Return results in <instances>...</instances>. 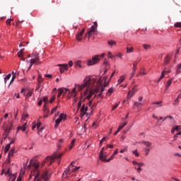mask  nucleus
<instances>
[{
	"label": "nucleus",
	"mask_w": 181,
	"mask_h": 181,
	"mask_svg": "<svg viewBox=\"0 0 181 181\" xmlns=\"http://www.w3.org/2000/svg\"><path fill=\"white\" fill-rule=\"evenodd\" d=\"M97 78L93 76H87L83 81L82 84H75L74 88L71 92V95L74 98H77V93L86 89L83 93V100H90L93 95H95L98 91H100V87H96L95 89H91L90 87H93V84H95Z\"/></svg>",
	"instance_id": "obj_1"
},
{
	"label": "nucleus",
	"mask_w": 181,
	"mask_h": 181,
	"mask_svg": "<svg viewBox=\"0 0 181 181\" xmlns=\"http://www.w3.org/2000/svg\"><path fill=\"white\" fill-rule=\"evenodd\" d=\"M34 168V171L37 172L34 176V181H47L49 180V174L47 173H44L42 174V175L40 176V173H39V168H40V164H39V162L37 161H33V160H30L29 165L28 166V168ZM39 176H40V177L39 178Z\"/></svg>",
	"instance_id": "obj_2"
},
{
	"label": "nucleus",
	"mask_w": 181,
	"mask_h": 181,
	"mask_svg": "<svg viewBox=\"0 0 181 181\" xmlns=\"http://www.w3.org/2000/svg\"><path fill=\"white\" fill-rule=\"evenodd\" d=\"M78 169H80V167H75L73 165V163H71L62 174V179H67V180H70V177H71V176H74V175L71 174V172H77Z\"/></svg>",
	"instance_id": "obj_3"
},
{
	"label": "nucleus",
	"mask_w": 181,
	"mask_h": 181,
	"mask_svg": "<svg viewBox=\"0 0 181 181\" xmlns=\"http://www.w3.org/2000/svg\"><path fill=\"white\" fill-rule=\"evenodd\" d=\"M97 28H98V23H97V22L95 21L93 23V25H92L90 30H88L87 33L85 34L83 39H87L88 37V40H90V39H91V37L94 36L95 34L96 33Z\"/></svg>",
	"instance_id": "obj_4"
},
{
	"label": "nucleus",
	"mask_w": 181,
	"mask_h": 181,
	"mask_svg": "<svg viewBox=\"0 0 181 181\" xmlns=\"http://www.w3.org/2000/svg\"><path fill=\"white\" fill-rule=\"evenodd\" d=\"M32 56H33V58L30 60V64L28 68L27 71H29V70L32 69V66H33V64H35V66H39V64H42V62H40V61L38 53L34 52L33 53Z\"/></svg>",
	"instance_id": "obj_5"
},
{
	"label": "nucleus",
	"mask_w": 181,
	"mask_h": 181,
	"mask_svg": "<svg viewBox=\"0 0 181 181\" xmlns=\"http://www.w3.org/2000/svg\"><path fill=\"white\" fill-rule=\"evenodd\" d=\"M62 156H63V153H55L52 156L47 157L45 159L44 162L45 163H47V162H49V165H52L54 159H60Z\"/></svg>",
	"instance_id": "obj_6"
},
{
	"label": "nucleus",
	"mask_w": 181,
	"mask_h": 181,
	"mask_svg": "<svg viewBox=\"0 0 181 181\" xmlns=\"http://www.w3.org/2000/svg\"><path fill=\"white\" fill-rule=\"evenodd\" d=\"M91 104H93V100H90L86 106V105H83L82 107L81 108V115H82V117H84L85 114H88L87 113V111L88 110V107H91Z\"/></svg>",
	"instance_id": "obj_7"
},
{
	"label": "nucleus",
	"mask_w": 181,
	"mask_h": 181,
	"mask_svg": "<svg viewBox=\"0 0 181 181\" xmlns=\"http://www.w3.org/2000/svg\"><path fill=\"white\" fill-rule=\"evenodd\" d=\"M100 55H95L92 57V59H89L88 61V66H94V64H97L100 62Z\"/></svg>",
	"instance_id": "obj_8"
},
{
	"label": "nucleus",
	"mask_w": 181,
	"mask_h": 181,
	"mask_svg": "<svg viewBox=\"0 0 181 181\" xmlns=\"http://www.w3.org/2000/svg\"><path fill=\"white\" fill-rule=\"evenodd\" d=\"M66 115H64V113H61L59 115V118L55 120V128H57V127H59L60 122H62V121H66Z\"/></svg>",
	"instance_id": "obj_9"
},
{
	"label": "nucleus",
	"mask_w": 181,
	"mask_h": 181,
	"mask_svg": "<svg viewBox=\"0 0 181 181\" xmlns=\"http://www.w3.org/2000/svg\"><path fill=\"white\" fill-rule=\"evenodd\" d=\"M136 91H138V86L135 85L132 90H129L127 95V97H129V98H132V97H134V95H135V93H136Z\"/></svg>",
	"instance_id": "obj_10"
},
{
	"label": "nucleus",
	"mask_w": 181,
	"mask_h": 181,
	"mask_svg": "<svg viewBox=\"0 0 181 181\" xmlns=\"http://www.w3.org/2000/svg\"><path fill=\"white\" fill-rule=\"evenodd\" d=\"M59 68V71L61 74L64 73V71H67L69 70V65L67 64H58Z\"/></svg>",
	"instance_id": "obj_11"
},
{
	"label": "nucleus",
	"mask_w": 181,
	"mask_h": 181,
	"mask_svg": "<svg viewBox=\"0 0 181 181\" xmlns=\"http://www.w3.org/2000/svg\"><path fill=\"white\" fill-rule=\"evenodd\" d=\"M6 176H8L10 179H14V181L16 180V174H13L11 172V168H8L7 171L5 173Z\"/></svg>",
	"instance_id": "obj_12"
},
{
	"label": "nucleus",
	"mask_w": 181,
	"mask_h": 181,
	"mask_svg": "<svg viewBox=\"0 0 181 181\" xmlns=\"http://www.w3.org/2000/svg\"><path fill=\"white\" fill-rule=\"evenodd\" d=\"M16 152V151H15V147H12L8 154V158H7L8 163H11V158H12V156L15 155Z\"/></svg>",
	"instance_id": "obj_13"
},
{
	"label": "nucleus",
	"mask_w": 181,
	"mask_h": 181,
	"mask_svg": "<svg viewBox=\"0 0 181 181\" xmlns=\"http://www.w3.org/2000/svg\"><path fill=\"white\" fill-rule=\"evenodd\" d=\"M86 32V28H83L81 32L76 36V40L78 42H81L83 40V35H84V33Z\"/></svg>",
	"instance_id": "obj_14"
},
{
	"label": "nucleus",
	"mask_w": 181,
	"mask_h": 181,
	"mask_svg": "<svg viewBox=\"0 0 181 181\" xmlns=\"http://www.w3.org/2000/svg\"><path fill=\"white\" fill-rule=\"evenodd\" d=\"M26 128H28V122L24 123L22 126H18L17 127V131H23V132H25Z\"/></svg>",
	"instance_id": "obj_15"
},
{
	"label": "nucleus",
	"mask_w": 181,
	"mask_h": 181,
	"mask_svg": "<svg viewBox=\"0 0 181 181\" xmlns=\"http://www.w3.org/2000/svg\"><path fill=\"white\" fill-rule=\"evenodd\" d=\"M43 81H44V79L42 77V75L40 74H38V78H37L38 87L36 88V90H39V88H40V84H42Z\"/></svg>",
	"instance_id": "obj_16"
},
{
	"label": "nucleus",
	"mask_w": 181,
	"mask_h": 181,
	"mask_svg": "<svg viewBox=\"0 0 181 181\" xmlns=\"http://www.w3.org/2000/svg\"><path fill=\"white\" fill-rule=\"evenodd\" d=\"M23 50H25V49H20V51L17 53V54L18 57L21 59V60H23V62H25V58H23Z\"/></svg>",
	"instance_id": "obj_17"
},
{
	"label": "nucleus",
	"mask_w": 181,
	"mask_h": 181,
	"mask_svg": "<svg viewBox=\"0 0 181 181\" xmlns=\"http://www.w3.org/2000/svg\"><path fill=\"white\" fill-rule=\"evenodd\" d=\"M170 62V55H167L164 59V64L168 65L169 64V62Z\"/></svg>",
	"instance_id": "obj_18"
},
{
	"label": "nucleus",
	"mask_w": 181,
	"mask_h": 181,
	"mask_svg": "<svg viewBox=\"0 0 181 181\" xmlns=\"http://www.w3.org/2000/svg\"><path fill=\"white\" fill-rule=\"evenodd\" d=\"M3 128H4V131L9 132V131H11V129H12V126L10 124L9 127H6V124H4Z\"/></svg>",
	"instance_id": "obj_19"
},
{
	"label": "nucleus",
	"mask_w": 181,
	"mask_h": 181,
	"mask_svg": "<svg viewBox=\"0 0 181 181\" xmlns=\"http://www.w3.org/2000/svg\"><path fill=\"white\" fill-rule=\"evenodd\" d=\"M141 144L145 145V146H147V148H151V146H152V143L149 141H143Z\"/></svg>",
	"instance_id": "obj_20"
},
{
	"label": "nucleus",
	"mask_w": 181,
	"mask_h": 181,
	"mask_svg": "<svg viewBox=\"0 0 181 181\" xmlns=\"http://www.w3.org/2000/svg\"><path fill=\"white\" fill-rule=\"evenodd\" d=\"M99 158L100 160H105V156H104V152L103 151H100L99 153Z\"/></svg>",
	"instance_id": "obj_21"
},
{
	"label": "nucleus",
	"mask_w": 181,
	"mask_h": 181,
	"mask_svg": "<svg viewBox=\"0 0 181 181\" xmlns=\"http://www.w3.org/2000/svg\"><path fill=\"white\" fill-rule=\"evenodd\" d=\"M74 145H76V139H73L71 144L69 145V148L71 151V149H73Z\"/></svg>",
	"instance_id": "obj_22"
},
{
	"label": "nucleus",
	"mask_w": 181,
	"mask_h": 181,
	"mask_svg": "<svg viewBox=\"0 0 181 181\" xmlns=\"http://www.w3.org/2000/svg\"><path fill=\"white\" fill-rule=\"evenodd\" d=\"M127 124H128V122L124 121L122 124H120V125L119 126V127H118V131H121V129H122V128H124L125 126H126Z\"/></svg>",
	"instance_id": "obj_23"
},
{
	"label": "nucleus",
	"mask_w": 181,
	"mask_h": 181,
	"mask_svg": "<svg viewBox=\"0 0 181 181\" xmlns=\"http://www.w3.org/2000/svg\"><path fill=\"white\" fill-rule=\"evenodd\" d=\"M11 77H12V74H8L6 77H4V83L6 84L7 81H9L11 79Z\"/></svg>",
	"instance_id": "obj_24"
},
{
	"label": "nucleus",
	"mask_w": 181,
	"mask_h": 181,
	"mask_svg": "<svg viewBox=\"0 0 181 181\" xmlns=\"http://www.w3.org/2000/svg\"><path fill=\"white\" fill-rule=\"evenodd\" d=\"M26 118H29V115L28 114V112H24L21 117V121H25Z\"/></svg>",
	"instance_id": "obj_25"
},
{
	"label": "nucleus",
	"mask_w": 181,
	"mask_h": 181,
	"mask_svg": "<svg viewBox=\"0 0 181 181\" xmlns=\"http://www.w3.org/2000/svg\"><path fill=\"white\" fill-rule=\"evenodd\" d=\"M105 87H107V84L105 83V86H101L100 88V93L98 94V97H101V95L103 94V93H104V90H105Z\"/></svg>",
	"instance_id": "obj_26"
},
{
	"label": "nucleus",
	"mask_w": 181,
	"mask_h": 181,
	"mask_svg": "<svg viewBox=\"0 0 181 181\" xmlns=\"http://www.w3.org/2000/svg\"><path fill=\"white\" fill-rule=\"evenodd\" d=\"M42 101L45 103L44 107H46V105H47V104H49V100L47 99V96H45L42 98Z\"/></svg>",
	"instance_id": "obj_27"
},
{
	"label": "nucleus",
	"mask_w": 181,
	"mask_h": 181,
	"mask_svg": "<svg viewBox=\"0 0 181 181\" xmlns=\"http://www.w3.org/2000/svg\"><path fill=\"white\" fill-rule=\"evenodd\" d=\"M124 80H125V76L124 75L121 76L117 81L118 84H121V83H122Z\"/></svg>",
	"instance_id": "obj_28"
},
{
	"label": "nucleus",
	"mask_w": 181,
	"mask_h": 181,
	"mask_svg": "<svg viewBox=\"0 0 181 181\" xmlns=\"http://www.w3.org/2000/svg\"><path fill=\"white\" fill-rule=\"evenodd\" d=\"M107 44L109 45V46L112 47V46H115V45H117V42H115V41L111 40L107 41Z\"/></svg>",
	"instance_id": "obj_29"
},
{
	"label": "nucleus",
	"mask_w": 181,
	"mask_h": 181,
	"mask_svg": "<svg viewBox=\"0 0 181 181\" xmlns=\"http://www.w3.org/2000/svg\"><path fill=\"white\" fill-rule=\"evenodd\" d=\"M171 84H172V79H170L167 81V83L165 85L166 90H168L169 87H170Z\"/></svg>",
	"instance_id": "obj_30"
},
{
	"label": "nucleus",
	"mask_w": 181,
	"mask_h": 181,
	"mask_svg": "<svg viewBox=\"0 0 181 181\" xmlns=\"http://www.w3.org/2000/svg\"><path fill=\"white\" fill-rule=\"evenodd\" d=\"M165 73H166V69H165V70L162 71L161 75L158 78V81H160V80H162L163 77H165Z\"/></svg>",
	"instance_id": "obj_31"
},
{
	"label": "nucleus",
	"mask_w": 181,
	"mask_h": 181,
	"mask_svg": "<svg viewBox=\"0 0 181 181\" xmlns=\"http://www.w3.org/2000/svg\"><path fill=\"white\" fill-rule=\"evenodd\" d=\"M114 91H115V90L113 89V88H110L108 90H107V95H111V94H112V93H114Z\"/></svg>",
	"instance_id": "obj_32"
},
{
	"label": "nucleus",
	"mask_w": 181,
	"mask_h": 181,
	"mask_svg": "<svg viewBox=\"0 0 181 181\" xmlns=\"http://www.w3.org/2000/svg\"><path fill=\"white\" fill-rule=\"evenodd\" d=\"M179 98H181V94H179L177 98L175 100V103H173V105H176V104H179Z\"/></svg>",
	"instance_id": "obj_33"
},
{
	"label": "nucleus",
	"mask_w": 181,
	"mask_h": 181,
	"mask_svg": "<svg viewBox=\"0 0 181 181\" xmlns=\"http://www.w3.org/2000/svg\"><path fill=\"white\" fill-rule=\"evenodd\" d=\"M151 151V148H145L144 152H145V156H148L149 155V151Z\"/></svg>",
	"instance_id": "obj_34"
},
{
	"label": "nucleus",
	"mask_w": 181,
	"mask_h": 181,
	"mask_svg": "<svg viewBox=\"0 0 181 181\" xmlns=\"http://www.w3.org/2000/svg\"><path fill=\"white\" fill-rule=\"evenodd\" d=\"M32 94H33V90H30V91L25 95V98H29V97H32Z\"/></svg>",
	"instance_id": "obj_35"
},
{
	"label": "nucleus",
	"mask_w": 181,
	"mask_h": 181,
	"mask_svg": "<svg viewBox=\"0 0 181 181\" xmlns=\"http://www.w3.org/2000/svg\"><path fill=\"white\" fill-rule=\"evenodd\" d=\"M134 52V47H127V53H132Z\"/></svg>",
	"instance_id": "obj_36"
},
{
	"label": "nucleus",
	"mask_w": 181,
	"mask_h": 181,
	"mask_svg": "<svg viewBox=\"0 0 181 181\" xmlns=\"http://www.w3.org/2000/svg\"><path fill=\"white\" fill-rule=\"evenodd\" d=\"M134 107H136L138 108L139 107V105H144V103L139 102H134Z\"/></svg>",
	"instance_id": "obj_37"
},
{
	"label": "nucleus",
	"mask_w": 181,
	"mask_h": 181,
	"mask_svg": "<svg viewBox=\"0 0 181 181\" xmlns=\"http://www.w3.org/2000/svg\"><path fill=\"white\" fill-rule=\"evenodd\" d=\"M11 149V144H7L4 148V152H8Z\"/></svg>",
	"instance_id": "obj_38"
},
{
	"label": "nucleus",
	"mask_w": 181,
	"mask_h": 181,
	"mask_svg": "<svg viewBox=\"0 0 181 181\" xmlns=\"http://www.w3.org/2000/svg\"><path fill=\"white\" fill-rule=\"evenodd\" d=\"M64 141V140L63 139L59 140V143L57 144L58 148H62V144H63Z\"/></svg>",
	"instance_id": "obj_39"
},
{
	"label": "nucleus",
	"mask_w": 181,
	"mask_h": 181,
	"mask_svg": "<svg viewBox=\"0 0 181 181\" xmlns=\"http://www.w3.org/2000/svg\"><path fill=\"white\" fill-rule=\"evenodd\" d=\"M15 78H16V75H13L12 78L8 84V87H9V86H11V84H12V83H13V81H15Z\"/></svg>",
	"instance_id": "obj_40"
},
{
	"label": "nucleus",
	"mask_w": 181,
	"mask_h": 181,
	"mask_svg": "<svg viewBox=\"0 0 181 181\" xmlns=\"http://www.w3.org/2000/svg\"><path fill=\"white\" fill-rule=\"evenodd\" d=\"M76 66L79 67V69H81V61H77L76 62Z\"/></svg>",
	"instance_id": "obj_41"
},
{
	"label": "nucleus",
	"mask_w": 181,
	"mask_h": 181,
	"mask_svg": "<svg viewBox=\"0 0 181 181\" xmlns=\"http://www.w3.org/2000/svg\"><path fill=\"white\" fill-rule=\"evenodd\" d=\"M173 127L175 131H180V129H181L180 125H176L175 127Z\"/></svg>",
	"instance_id": "obj_42"
},
{
	"label": "nucleus",
	"mask_w": 181,
	"mask_h": 181,
	"mask_svg": "<svg viewBox=\"0 0 181 181\" xmlns=\"http://www.w3.org/2000/svg\"><path fill=\"white\" fill-rule=\"evenodd\" d=\"M52 4H57V5H60V4H62V0H52Z\"/></svg>",
	"instance_id": "obj_43"
},
{
	"label": "nucleus",
	"mask_w": 181,
	"mask_h": 181,
	"mask_svg": "<svg viewBox=\"0 0 181 181\" xmlns=\"http://www.w3.org/2000/svg\"><path fill=\"white\" fill-rule=\"evenodd\" d=\"M158 105V107H162V101L160 102H153V105Z\"/></svg>",
	"instance_id": "obj_44"
},
{
	"label": "nucleus",
	"mask_w": 181,
	"mask_h": 181,
	"mask_svg": "<svg viewBox=\"0 0 181 181\" xmlns=\"http://www.w3.org/2000/svg\"><path fill=\"white\" fill-rule=\"evenodd\" d=\"M143 47H144V49H145V50H148V49H149L151 47V45H149L148 44H144Z\"/></svg>",
	"instance_id": "obj_45"
},
{
	"label": "nucleus",
	"mask_w": 181,
	"mask_h": 181,
	"mask_svg": "<svg viewBox=\"0 0 181 181\" xmlns=\"http://www.w3.org/2000/svg\"><path fill=\"white\" fill-rule=\"evenodd\" d=\"M119 106V102L116 103L112 108V111H114V110H116V108H118V107Z\"/></svg>",
	"instance_id": "obj_46"
},
{
	"label": "nucleus",
	"mask_w": 181,
	"mask_h": 181,
	"mask_svg": "<svg viewBox=\"0 0 181 181\" xmlns=\"http://www.w3.org/2000/svg\"><path fill=\"white\" fill-rule=\"evenodd\" d=\"M13 21V19H12V18H8V19H7L6 21V25H11V23Z\"/></svg>",
	"instance_id": "obj_47"
},
{
	"label": "nucleus",
	"mask_w": 181,
	"mask_h": 181,
	"mask_svg": "<svg viewBox=\"0 0 181 181\" xmlns=\"http://www.w3.org/2000/svg\"><path fill=\"white\" fill-rule=\"evenodd\" d=\"M49 108H47V105H46V107L44 106V113L49 114Z\"/></svg>",
	"instance_id": "obj_48"
},
{
	"label": "nucleus",
	"mask_w": 181,
	"mask_h": 181,
	"mask_svg": "<svg viewBox=\"0 0 181 181\" xmlns=\"http://www.w3.org/2000/svg\"><path fill=\"white\" fill-rule=\"evenodd\" d=\"M133 155H135L136 158L139 156V153H138V150H135L132 152Z\"/></svg>",
	"instance_id": "obj_49"
},
{
	"label": "nucleus",
	"mask_w": 181,
	"mask_h": 181,
	"mask_svg": "<svg viewBox=\"0 0 181 181\" xmlns=\"http://www.w3.org/2000/svg\"><path fill=\"white\" fill-rule=\"evenodd\" d=\"M43 129H45V127H40L37 129V133L39 134V135H40V133L43 132Z\"/></svg>",
	"instance_id": "obj_50"
},
{
	"label": "nucleus",
	"mask_w": 181,
	"mask_h": 181,
	"mask_svg": "<svg viewBox=\"0 0 181 181\" xmlns=\"http://www.w3.org/2000/svg\"><path fill=\"white\" fill-rule=\"evenodd\" d=\"M174 26L175 28H181V23L180 22L175 23Z\"/></svg>",
	"instance_id": "obj_51"
},
{
	"label": "nucleus",
	"mask_w": 181,
	"mask_h": 181,
	"mask_svg": "<svg viewBox=\"0 0 181 181\" xmlns=\"http://www.w3.org/2000/svg\"><path fill=\"white\" fill-rule=\"evenodd\" d=\"M62 94H63V90L62 89H59V93L57 95V98H59V97L62 96Z\"/></svg>",
	"instance_id": "obj_52"
},
{
	"label": "nucleus",
	"mask_w": 181,
	"mask_h": 181,
	"mask_svg": "<svg viewBox=\"0 0 181 181\" xmlns=\"http://www.w3.org/2000/svg\"><path fill=\"white\" fill-rule=\"evenodd\" d=\"M140 74L142 76H146V73L145 72V69H141Z\"/></svg>",
	"instance_id": "obj_53"
},
{
	"label": "nucleus",
	"mask_w": 181,
	"mask_h": 181,
	"mask_svg": "<svg viewBox=\"0 0 181 181\" xmlns=\"http://www.w3.org/2000/svg\"><path fill=\"white\" fill-rule=\"evenodd\" d=\"M136 64H138L137 63H134L133 64V69H132V71H134V73H135V71H136Z\"/></svg>",
	"instance_id": "obj_54"
},
{
	"label": "nucleus",
	"mask_w": 181,
	"mask_h": 181,
	"mask_svg": "<svg viewBox=\"0 0 181 181\" xmlns=\"http://www.w3.org/2000/svg\"><path fill=\"white\" fill-rule=\"evenodd\" d=\"M57 111V106L54 107L52 110H51V115L54 114V112H56Z\"/></svg>",
	"instance_id": "obj_55"
},
{
	"label": "nucleus",
	"mask_w": 181,
	"mask_h": 181,
	"mask_svg": "<svg viewBox=\"0 0 181 181\" xmlns=\"http://www.w3.org/2000/svg\"><path fill=\"white\" fill-rule=\"evenodd\" d=\"M127 151H128V147H126L123 149L120 150V153H124V152H127Z\"/></svg>",
	"instance_id": "obj_56"
},
{
	"label": "nucleus",
	"mask_w": 181,
	"mask_h": 181,
	"mask_svg": "<svg viewBox=\"0 0 181 181\" xmlns=\"http://www.w3.org/2000/svg\"><path fill=\"white\" fill-rule=\"evenodd\" d=\"M45 77H47L48 78H52L53 77V76L50 74H46L45 75Z\"/></svg>",
	"instance_id": "obj_57"
},
{
	"label": "nucleus",
	"mask_w": 181,
	"mask_h": 181,
	"mask_svg": "<svg viewBox=\"0 0 181 181\" xmlns=\"http://www.w3.org/2000/svg\"><path fill=\"white\" fill-rule=\"evenodd\" d=\"M168 118H170V119H173V116H167L165 117L163 121H166V119H168Z\"/></svg>",
	"instance_id": "obj_58"
},
{
	"label": "nucleus",
	"mask_w": 181,
	"mask_h": 181,
	"mask_svg": "<svg viewBox=\"0 0 181 181\" xmlns=\"http://www.w3.org/2000/svg\"><path fill=\"white\" fill-rule=\"evenodd\" d=\"M107 57H110V59H112V57H114L111 52H108Z\"/></svg>",
	"instance_id": "obj_59"
},
{
	"label": "nucleus",
	"mask_w": 181,
	"mask_h": 181,
	"mask_svg": "<svg viewBox=\"0 0 181 181\" xmlns=\"http://www.w3.org/2000/svg\"><path fill=\"white\" fill-rule=\"evenodd\" d=\"M40 125H42V123H40V122H37V124L35 125L37 127V129H39V128H40Z\"/></svg>",
	"instance_id": "obj_60"
},
{
	"label": "nucleus",
	"mask_w": 181,
	"mask_h": 181,
	"mask_svg": "<svg viewBox=\"0 0 181 181\" xmlns=\"http://www.w3.org/2000/svg\"><path fill=\"white\" fill-rule=\"evenodd\" d=\"M62 90L63 91V94H67V91H69L67 88L62 89Z\"/></svg>",
	"instance_id": "obj_61"
},
{
	"label": "nucleus",
	"mask_w": 181,
	"mask_h": 181,
	"mask_svg": "<svg viewBox=\"0 0 181 181\" xmlns=\"http://www.w3.org/2000/svg\"><path fill=\"white\" fill-rule=\"evenodd\" d=\"M107 139V137H103L100 141V145H103V142Z\"/></svg>",
	"instance_id": "obj_62"
},
{
	"label": "nucleus",
	"mask_w": 181,
	"mask_h": 181,
	"mask_svg": "<svg viewBox=\"0 0 181 181\" xmlns=\"http://www.w3.org/2000/svg\"><path fill=\"white\" fill-rule=\"evenodd\" d=\"M56 98L54 96H52L51 98H50V100H49V103L52 104L53 103V101H54V99Z\"/></svg>",
	"instance_id": "obj_63"
},
{
	"label": "nucleus",
	"mask_w": 181,
	"mask_h": 181,
	"mask_svg": "<svg viewBox=\"0 0 181 181\" xmlns=\"http://www.w3.org/2000/svg\"><path fill=\"white\" fill-rule=\"evenodd\" d=\"M107 148H110V149H112V148H114V145H112V144H107Z\"/></svg>",
	"instance_id": "obj_64"
}]
</instances>
